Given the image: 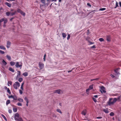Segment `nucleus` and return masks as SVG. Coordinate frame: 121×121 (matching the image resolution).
Returning <instances> with one entry per match:
<instances>
[{
  "mask_svg": "<svg viewBox=\"0 0 121 121\" xmlns=\"http://www.w3.org/2000/svg\"><path fill=\"white\" fill-rule=\"evenodd\" d=\"M117 101L116 98H114L113 99L112 98H110L108 102V104L109 105L113 104Z\"/></svg>",
  "mask_w": 121,
  "mask_h": 121,
  "instance_id": "obj_1",
  "label": "nucleus"
},
{
  "mask_svg": "<svg viewBox=\"0 0 121 121\" xmlns=\"http://www.w3.org/2000/svg\"><path fill=\"white\" fill-rule=\"evenodd\" d=\"M20 86V84L18 82H17L14 83L13 86L14 88L16 89H17L18 87H19Z\"/></svg>",
  "mask_w": 121,
  "mask_h": 121,
  "instance_id": "obj_2",
  "label": "nucleus"
},
{
  "mask_svg": "<svg viewBox=\"0 0 121 121\" xmlns=\"http://www.w3.org/2000/svg\"><path fill=\"white\" fill-rule=\"evenodd\" d=\"M22 65V62H17L15 65V66L16 67L20 68V69L21 68Z\"/></svg>",
  "mask_w": 121,
  "mask_h": 121,
  "instance_id": "obj_3",
  "label": "nucleus"
},
{
  "mask_svg": "<svg viewBox=\"0 0 121 121\" xmlns=\"http://www.w3.org/2000/svg\"><path fill=\"white\" fill-rule=\"evenodd\" d=\"M100 90L102 93H105L106 92L105 88L103 86H102L101 87L100 89Z\"/></svg>",
  "mask_w": 121,
  "mask_h": 121,
  "instance_id": "obj_4",
  "label": "nucleus"
},
{
  "mask_svg": "<svg viewBox=\"0 0 121 121\" xmlns=\"http://www.w3.org/2000/svg\"><path fill=\"white\" fill-rule=\"evenodd\" d=\"M39 65L40 69H42L44 67L43 64L40 62L39 63Z\"/></svg>",
  "mask_w": 121,
  "mask_h": 121,
  "instance_id": "obj_5",
  "label": "nucleus"
},
{
  "mask_svg": "<svg viewBox=\"0 0 121 121\" xmlns=\"http://www.w3.org/2000/svg\"><path fill=\"white\" fill-rule=\"evenodd\" d=\"M19 115L18 113H16L14 115V118L15 120L16 121L19 117Z\"/></svg>",
  "mask_w": 121,
  "mask_h": 121,
  "instance_id": "obj_6",
  "label": "nucleus"
},
{
  "mask_svg": "<svg viewBox=\"0 0 121 121\" xmlns=\"http://www.w3.org/2000/svg\"><path fill=\"white\" fill-rule=\"evenodd\" d=\"M1 20L3 21H4V24H5L8 22L7 19L5 18H2L1 19Z\"/></svg>",
  "mask_w": 121,
  "mask_h": 121,
  "instance_id": "obj_7",
  "label": "nucleus"
},
{
  "mask_svg": "<svg viewBox=\"0 0 121 121\" xmlns=\"http://www.w3.org/2000/svg\"><path fill=\"white\" fill-rule=\"evenodd\" d=\"M11 44V43L10 41H7V47L8 48H9Z\"/></svg>",
  "mask_w": 121,
  "mask_h": 121,
  "instance_id": "obj_8",
  "label": "nucleus"
},
{
  "mask_svg": "<svg viewBox=\"0 0 121 121\" xmlns=\"http://www.w3.org/2000/svg\"><path fill=\"white\" fill-rule=\"evenodd\" d=\"M107 40L108 42H110V36L109 35L107 36H106Z\"/></svg>",
  "mask_w": 121,
  "mask_h": 121,
  "instance_id": "obj_9",
  "label": "nucleus"
},
{
  "mask_svg": "<svg viewBox=\"0 0 121 121\" xmlns=\"http://www.w3.org/2000/svg\"><path fill=\"white\" fill-rule=\"evenodd\" d=\"M121 96H119L117 98H116L117 101L118 102L121 101Z\"/></svg>",
  "mask_w": 121,
  "mask_h": 121,
  "instance_id": "obj_10",
  "label": "nucleus"
},
{
  "mask_svg": "<svg viewBox=\"0 0 121 121\" xmlns=\"http://www.w3.org/2000/svg\"><path fill=\"white\" fill-rule=\"evenodd\" d=\"M17 72H18V73L16 77V79L17 78H18L21 75V72L20 71H18Z\"/></svg>",
  "mask_w": 121,
  "mask_h": 121,
  "instance_id": "obj_11",
  "label": "nucleus"
},
{
  "mask_svg": "<svg viewBox=\"0 0 121 121\" xmlns=\"http://www.w3.org/2000/svg\"><path fill=\"white\" fill-rule=\"evenodd\" d=\"M5 5L10 8L11 7V4L7 2H5Z\"/></svg>",
  "mask_w": 121,
  "mask_h": 121,
  "instance_id": "obj_12",
  "label": "nucleus"
},
{
  "mask_svg": "<svg viewBox=\"0 0 121 121\" xmlns=\"http://www.w3.org/2000/svg\"><path fill=\"white\" fill-rule=\"evenodd\" d=\"M86 110H84L82 111V114L85 116L86 115Z\"/></svg>",
  "mask_w": 121,
  "mask_h": 121,
  "instance_id": "obj_13",
  "label": "nucleus"
},
{
  "mask_svg": "<svg viewBox=\"0 0 121 121\" xmlns=\"http://www.w3.org/2000/svg\"><path fill=\"white\" fill-rule=\"evenodd\" d=\"M17 13L16 11H15L13 13H10V15L11 16H13L14 15H15Z\"/></svg>",
  "mask_w": 121,
  "mask_h": 121,
  "instance_id": "obj_14",
  "label": "nucleus"
},
{
  "mask_svg": "<svg viewBox=\"0 0 121 121\" xmlns=\"http://www.w3.org/2000/svg\"><path fill=\"white\" fill-rule=\"evenodd\" d=\"M9 70L12 72H14V70L11 67L9 68Z\"/></svg>",
  "mask_w": 121,
  "mask_h": 121,
  "instance_id": "obj_15",
  "label": "nucleus"
},
{
  "mask_svg": "<svg viewBox=\"0 0 121 121\" xmlns=\"http://www.w3.org/2000/svg\"><path fill=\"white\" fill-rule=\"evenodd\" d=\"M94 86L93 84H92L91 85L89 86V89L90 90H91L93 89V86Z\"/></svg>",
  "mask_w": 121,
  "mask_h": 121,
  "instance_id": "obj_16",
  "label": "nucleus"
},
{
  "mask_svg": "<svg viewBox=\"0 0 121 121\" xmlns=\"http://www.w3.org/2000/svg\"><path fill=\"white\" fill-rule=\"evenodd\" d=\"M103 111L106 113H108L109 112L107 108L106 109H103Z\"/></svg>",
  "mask_w": 121,
  "mask_h": 121,
  "instance_id": "obj_17",
  "label": "nucleus"
},
{
  "mask_svg": "<svg viewBox=\"0 0 121 121\" xmlns=\"http://www.w3.org/2000/svg\"><path fill=\"white\" fill-rule=\"evenodd\" d=\"M0 49L3 50H5L6 48L3 46H0Z\"/></svg>",
  "mask_w": 121,
  "mask_h": 121,
  "instance_id": "obj_18",
  "label": "nucleus"
},
{
  "mask_svg": "<svg viewBox=\"0 0 121 121\" xmlns=\"http://www.w3.org/2000/svg\"><path fill=\"white\" fill-rule=\"evenodd\" d=\"M60 89L58 90L55 91V93H57L58 94H60Z\"/></svg>",
  "mask_w": 121,
  "mask_h": 121,
  "instance_id": "obj_19",
  "label": "nucleus"
},
{
  "mask_svg": "<svg viewBox=\"0 0 121 121\" xmlns=\"http://www.w3.org/2000/svg\"><path fill=\"white\" fill-rule=\"evenodd\" d=\"M28 73L26 72H24L23 74V75L25 77H26L28 76Z\"/></svg>",
  "mask_w": 121,
  "mask_h": 121,
  "instance_id": "obj_20",
  "label": "nucleus"
},
{
  "mask_svg": "<svg viewBox=\"0 0 121 121\" xmlns=\"http://www.w3.org/2000/svg\"><path fill=\"white\" fill-rule=\"evenodd\" d=\"M115 72L116 73L117 75L120 74L118 72V69H117L114 70Z\"/></svg>",
  "mask_w": 121,
  "mask_h": 121,
  "instance_id": "obj_21",
  "label": "nucleus"
},
{
  "mask_svg": "<svg viewBox=\"0 0 121 121\" xmlns=\"http://www.w3.org/2000/svg\"><path fill=\"white\" fill-rule=\"evenodd\" d=\"M12 83V82L11 81H9L8 82L7 84L8 86H9V84L11 85Z\"/></svg>",
  "mask_w": 121,
  "mask_h": 121,
  "instance_id": "obj_22",
  "label": "nucleus"
},
{
  "mask_svg": "<svg viewBox=\"0 0 121 121\" xmlns=\"http://www.w3.org/2000/svg\"><path fill=\"white\" fill-rule=\"evenodd\" d=\"M18 100L20 102H22L23 101V99L20 98H19Z\"/></svg>",
  "mask_w": 121,
  "mask_h": 121,
  "instance_id": "obj_23",
  "label": "nucleus"
},
{
  "mask_svg": "<svg viewBox=\"0 0 121 121\" xmlns=\"http://www.w3.org/2000/svg\"><path fill=\"white\" fill-rule=\"evenodd\" d=\"M62 37L64 38L66 37V34L65 33H62Z\"/></svg>",
  "mask_w": 121,
  "mask_h": 121,
  "instance_id": "obj_24",
  "label": "nucleus"
},
{
  "mask_svg": "<svg viewBox=\"0 0 121 121\" xmlns=\"http://www.w3.org/2000/svg\"><path fill=\"white\" fill-rule=\"evenodd\" d=\"M10 64L11 66H13L15 64V63L13 61H11L10 62Z\"/></svg>",
  "mask_w": 121,
  "mask_h": 121,
  "instance_id": "obj_25",
  "label": "nucleus"
},
{
  "mask_svg": "<svg viewBox=\"0 0 121 121\" xmlns=\"http://www.w3.org/2000/svg\"><path fill=\"white\" fill-rule=\"evenodd\" d=\"M6 57L9 60H11V57L10 56H9L8 55H7Z\"/></svg>",
  "mask_w": 121,
  "mask_h": 121,
  "instance_id": "obj_26",
  "label": "nucleus"
},
{
  "mask_svg": "<svg viewBox=\"0 0 121 121\" xmlns=\"http://www.w3.org/2000/svg\"><path fill=\"white\" fill-rule=\"evenodd\" d=\"M16 121H23V120L21 117H19Z\"/></svg>",
  "mask_w": 121,
  "mask_h": 121,
  "instance_id": "obj_27",
  "label": "nucleus"
},
{
  "mask_svg": "<svg viewBox=\"0 0 121 121\" xmlns=\"http://www.w3.org/2000/svg\"><path fill=\"white\" fill-rule=\"evenodd\" d=\"M10 100H8L6 102V104L7 105L10 104Z\"/></svg>",
  "mask_w": 121,
  "mask_h": 121,
  "instance_id": "obj_28",
  "label": "nucleus"
},
{
  "mask_svg": "<svg viewBox=\"0 0 121 121\" xmlns=\"http://www.w3.org/2000/svg\"><path fill=\"white\" fill-rule=\"evenodd\" d=\"M13 110L14 112H17V108H13Z\"/></svg>",
  "mask_w": 121,
  "mask_h": 121,
  "instance_id": "obj_29",
  "label": "nucleus"
},
{
  "mask_svg": "<svg viewBox=\"0 0 121 121\" xmlns=\"http://www.w3.org/2000/svg\"><path fill=\"white\" fill-rule=\"evenodd\" d=\"M56 111L60 113L61 114L62 113L61 110L59 109H57L56 110Z\"/></svg>",
  "mask_w": 121,
  "mask_h": 121,
  "instance_id": "obj_30",
  "label": "nucleus"
},
{
  "mask_svg": "<svg viewBox=\"0 0 121 121\" xmlns=\"http://www.w3.org/2000/svg\"><path fill=\"white\" fill-rule=\"evenodd\" d=\"M99 79V78H97L95 79H91V81H92L94 80H96L98 81V80Z\"/></svg>",
  "mask_w": 121,
  "mask_h": 121,
  "instance_id": "obj_31",
  "label": "nucleus"
},
{
  "mask_svg": "<svg viewBox=\"0 0 121 121\" xmlns=\"http://www.w3.org/2000/svg\"><path fill=\"white\" fill-rule=\"evenodd\" d=\"M20 13L24 16H25V13L22 11Z\"/></svg>",
  "mask_w": 121,
  "mask_h": 121,
  "instance_id": "obj_32",
  "label": "nucleus"
},
{
  "mask_svg": "<svg viewBox=\"0 0 121 121\" xmlns=\"http://www.w3.org/2000/svg\"><path fill=\"white\" fill-rule=\"evenodd\" d=\"M1 116L2 117L4 118V119L6 121H7V119L6 118V117L3 114L1 115Z\"/></svg>",
  "mask_w": 121,
  "mask_h": 121,
  "instance_id": "obj_33",
  "label": "nucleus"
},
{
  "mask_svg": "<svg viewBox=\"0 0 121 121\" xmlns=\"http://www.w3.org/2000/svg\"><path fill=\"white\" fill-rule=\"evenodd\" d=\"M13 98L15 100H16L17 99V97L16 95L13 96Z\"/></svg>",
  "mask_w": 121,
  "mask_h": 121,
  "instance_id": "obj_34",
  "label": "nucleus"
},
{
  "mask_svg": "<svg viewBox=\"0 0 121 121\" xmlns=\"http://www.w3.org/2000/svg\"><path fill=\"white\" fill-rule=\"evenodd\" d=\"M2 62L3 64L5 65H6L7 64V62H5L4 60H3Z\"/></svg>",
  "mask_w": 121,
  "mask_h": 121,
  "instance_id": "obj_35",
  "label": "nucleus"
},
{
  "mask_svg": "<svg viewBox=\"0 0 121 121\" xmlns=\"http://www.w3.org/2000/svg\"><path fill=\"white\" fill-rule=\"evenodd\" d=\"M41 1L44 4V5H46V4H45V0H41Z\"/></svg>",
  "mask_w": 121,
  "mask_h": 121,
  "instance_id": "obj_36",
  "label": "nucleus"
},
{
  "mask_svg": "<svg viewBox=\"0 0 121 121\" xmlns=\"http://www.w3.org/2000/svg\"><path fill=\"white\" fill-rule=\"evenodd\" d=\"M22 80H23V79L21 78H19V79L18 80V81L20 82H21L22 81Z\"/></svg>",
  "mask_w": 121,
  "mask_h": 121,
  "instance_id": "obj_37",
  "label": "nucleus"
},
{
  "mask_svg": "<svg viewBox=\"0 0 121 121\" xmlns=\"http://www.w3.org/2000/svg\"><path fill=\"white\" fill-rule=\"evenodd\" d=\"M7 91L9 94H11V92L9 89V88H8L7 89Z\"/></svg>",
  "mask_w": 121,
  "mask_h": 121,
  "instance_id": "obj_38",
  "label": "nucleus"
},
{
  "mask_svg": "<svg viewBox=\"0 0 121 121\" xmlns=\"http://www.w3.org/2000/svg\"><path fill=\"white\" fill-rule=\"evenodd\" d=\"M10 13L9 12H7L6 13V15L8 16H9L10 15Z\"/></svg>",
  "mask_w": 121,
  "mask_h": 121,
  "instance_id": "obj_39",
  "label": "nucleus"
},
{
  "mask_svg": "<svg viewBox=\"0 0 121 121\" xmlns=\"http://www.w3.org/2000/svg\"><path fill=\"white\" fill-rule=\"evenodd\" d=\"M99 40L100 42H102L104 41V39L102 38H101L99 39Z\"/></svg>",
  "mask_w": 121,
  "mask_h": 121,
  "instance_id": "obj_40",
  "label": "nucleus"
},
{
  "mask_svg": "<svg viewBox=\"0 0 121 121\" xmlns=\"http://www.w3.org/2000/svg\"><path fill=\"white\" fill-rule=\"evenodd\" d=\"M114 115V113L112 112H111L109 114L111 116H113Z\"/></svg>",
  "mask_w": 121,
  "mask_h": 121,
  "instance_id": "obj_41",
  "label": "nucleus"
},
{
  "mask_svg": "<svg viewBox=\"0 0 121 121\" xmlns=\"http://www.w3.org/2000/svg\"><path fill=\"white\" fill-rule=\"evenodd\" d=\"M22 11L21 10L19 9H18L17 10V12L20 13Z\"/></svg>",
  "mask_w": 121,
  "mask_h": 121,
  "instance_id": "obj_42",
  "label": "nucleus"
},
{
  "mask_svg": "<svg viewBox=\"0 0 121 121\" xmlns=\"http://www.w3.org/2000/svg\"><path fill=\"white\" fill-rule=\"evenodd\" d=\"M70 36L69 34H68L67 36V40H69L70 38Z\"/></svg>",
  "mask_w": 121,
  "mask_h": 121,
  "instance_id": "obj_43",
  "label": "nucleus"
},
{
  "mask_svg": "<svg viewBox=\"0 0 121 121\" xmlns=\"http://www.w3.org/2000/svg\"><path fill=\"white\" fill-rule=\"evenodd\" d=\"M106 9L105 8H101V9H99V10L100 11H103V10H105Z\"/></svg>",
  "mask_w": 121,
  "mask_h": 121,
  "instance_id": "obj_44",
  "label": "nucleus"
},
{
  "mask_svg": "<svg viewBox=\"0 0 121 121\" xmlns=\"http://www.w3.org/2000/svg\"><path fill=\"white\" fill-rule=\"evenodd\" d=\"M92 99L95 102H97V101L96 99L94 97H92Z\"/></svg>",
  "mask_w": 121,
  "mask_h": 121,
  "instance_id": "obj_45",
  "label": "nucleus"
},
{
  "mask_svg": "<svg viewBox=\"0 0 121 121\" xmlns=\"http://www.w3.org/2000/svg\"><path fill=\"white\" fill-rule=\"evenodd\" d=\"M4 51H2V50H0V53L1 54H4Z\"/></svg>",
  "mask_w": 121,
  "mask_h": 121,
  "instance_id": "obj_46",
  "label": "nucleus"
},
{
  "mask_svg": "<svg viewBox=\"0 0 121 121\" xmlns=\"http://www.w3.org/2000/svg\"><path fill=\"white\" fill-rule=\"evenodd\" d=\"M24 99L26 101V102H29L28 100L26 97H25V98Z\"/></svg>",
  "mask_w": 121,
  "mask_h": 121,
  "instance_id": "obj_47",
  "label": "nucleus"
},
{
  "mask_svg": "<svg viewBox=\"0 0 121 121\" xmlns=\"http://www.w3.org/2000/svg\"><path fill=\"white\" fill-rule=\"evenodd\" d=\"M17 105L19 106H22V104L20 103H18L17 104Z\"/></svg>",
  "mask_w": 121,
  "mask_h": 121,
  "instance_id": "obj_48",
  "label": "nucleus"
},
{
  "mask_svg": "<svg viewBox=\"0 0 121 121\" xmlns=\"http://www.w3.org/2000/svg\"><path fill=\"white\" fill-rule=\"evenodd\" d=\"M19 91L20 94H22V90L20 89L19 90Z\"/></svg>",
  "mask_w": 121,
  "mask_h": 121,
  "instance_id": "obj_49",
  "label": "nucleus"
},
{
  "mask_svg": "<svg viewBox=\"0 0 121 121\" xmlns=\"http://www.w3.org/2000/svg\"><path fill=\"white\" fill-rule=\"evenodd\" d=\"M118 6V4L116 2V6L114 7L115 8H116Z\"/></svg>",
  "mask_w": 121,
  "mask_h": 121,
  "instance_id": "obj_50",
  "label": "nucleus"
},
{
  "mask_svg": "<svg viewBox=\"0 0 121 121\" xmlns=\"http://www.w3.org/2000/svg\"><path fill=\"white\" fill-rule=\"evenodd\" d=\"M110 76L112 78H114L115 77V76L112 74H111L110 75Z\"/></svg>",
  "mask_w": 121,
  "mask_h": 121,
  "instance_id": "obj_51",
  "label": "nucleus"
},
{
  "mask_svg": "<svg viewBox=\"0 0 121 121\" xmlns=\"http://www.w3.org/2000/svg\"><path fill=\"white\" fill-rule=\"evenodd\" d=\"M13 95H11L10 96H9V98H13Z\"/></svg>",
  "mask_w": 121,
  "mask_h": 121,
  "instance_id": "obj_52",
  "label": "nucleus"
},
{
  "mask_svg": "<svg viewBox=\"0 0 121 121\" xmlns=\"http://www.w3.org/2000/svg\"><path fill=\"white\" fill-rule=\"evenodd\" d=\"M9 112L10 113H11L12 112V110L11 109H9Z\"/></svg>",
  "mask_w": 121,
  "mask_h": 121,
  "instance_id": "obj_53",
  "label": "nucleus"
},
{
  "mask_svg": "<svg viewBox=\"0 0 121 121\" xmlns=\"http://www.w3.org/2000/svg\"><path fill=\"white\" fill-rule=\"evenodd\" d=\"M87 5L88 6H89L90 7H91V5L90 4V3H88L87 4Z\"/></svg>",
  "mask_w": 121,
  "mask_h": 121,
  "instance_id": "obj_54",
  "label": "nucleus"
},
{
  "mask_svg": "<svg viewBox=\"0 0 121 121\" xmlns=\"http://www.w3.org/2000/svg\"><path fill=\"white\" fill-rule=\"evenodd\" d=\"M89 38H88H88H86V40L88 42V41H89Z\"/></svg>",
  "mask_w": 121,
  "mask_h": 121,
  "instance_id": "obj_55",
  "label": "nucleus"
},
{
  "mask_svg": "<svg viewBox=\"0 0 121 121\" xmlns=\"http://www.w3.org/2000/svg\"><path fill=\"white\" fill-rule=\"evenodd\" d=\"M14 17H12L10 19V21H12V20L13 19H14Z\"/></svg>",
  "mask_w": 121,
  "mask_h": 121,
  "instance_id": "obj_56",
  "label": "nucleus"
},
{
  "mask_svg": "<svg viewBox=\"0 0 121 121\" xmlns=\"http://www.w3.org/2000/svg\"><path fill=\"white\" fill-rule=\"evenodd\" d=\"M91 48H95V45H93L91 47Z\"/></svg>",
  "mask_w": 121,
  "mask_h": 121,
  "instance_id": "obj_57",
  "label": "nucleus"
},
{
  "mask_svg": "<svg viewBox=\"0 0 121 121\" xmlns=\"http://www.w3.org/2000/svg\"><path fill=\"white\" fill-rule=\"evenodd\" d=\"M88 42L90 43V44H93L94 43V42H90V41H88Z\"/></svg>",
  "mask_w": 121,
  "mask_h": 121,
  "instance_id": "obj_58",
  "label": "nucleus"
},
{
  "mask_svg": "<svg viewBox=\"0 0 121 121\" xmlns=\"http://www.w3.org/2000/svg\"><path fill=\"white\" fill-rule=\"evenodd\" d=\"M7 1H14L15 0H6Z\"/></svg>",
  "mask_w": 121,
  "mask_h": 121,
  "instance_id": "obj_59",
  "label": "nucleus"
},
{
  "mask_svg": "<svg viewBox=\"0 0 121 121\" xmlns=\"http://www.w3.org/2000/svg\"><path fill=\"white\" fill-rule=\"evenodd\" d=\"M90 90L89 89V88L86 89V92H88Z\"/></svg>",
  "mask_w": 121,
  "mask_h": 121,
  "instance_id": "obj_60",
  "label": "nucleus"
},
{
  "mask_svg": "<svg viewBox=\"0 0 121 121\" xmlns=\"http://www.w3.org/2000/svg\"><path fill=\"white\" fill-rule=\"evenodd\" d=\"M94 97L95 98H97L98 96L97 95H96L94 96Z\"/></svg>",
  "mask_w": 121,
  "mask_h": 121,
  "instance_id": "obj_61",
  "label": "nucleus"
},
{
  "mask_svg": "<svg viewBox=\"0 0 121 121\" xmlns=\"http://www.w3.org/2000/svg\"><path fill=\"white\" fill-rule=\"evenodd\" d=\"M20 88L22 90H23V86H21Z\"/></svg>",
  "mask_w": 121,
  "mask_h": 121,
  "instance_id": "obj_62",
  "label": "nucleus"
},
{
  "mask_svg": "<svg viewBox=\"0 0 121 121\" xmlns=\"http://www.w3.org/2000/svg\"><path fill=\"white\" fill-rule=\"evenodd\" d=\"M102 117H97L96 118L97 119H101L102 118Z\"/></svg>",
  "mask_w": 121,
  "mask_h": 121,
  "instance_id": "obj_63",
  "label": "nucleus"
},
{
  "mask_svg": "<svg viewBox=\"0 0 121 121\" xmlns=\"http://www.w3.org/2000/svg\"><path fill=\"white\" fill-rule=\"evenodd\" d=\"M119 6L120 7H121V2H119Z\"/></svg>",
  "mask_w": 121,
  "mask_h": 121,
  "instance_id": "obj_64",
  "label": "nucleus"
}]
</instances>
